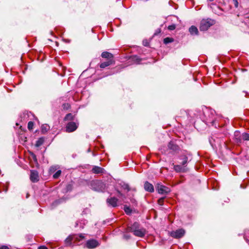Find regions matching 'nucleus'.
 <instances>
[{"label": "nucleus", "instance_id": "72a5a7b5", "mask_svg": "<svg viewBox=\"0 0 249 249\" xmlns=\"http://www.w3.org/2000/svg\"><path fill=\"white\" fill-rule=\"evenodd\" d=\"M72 185L71 184H68L67 185L66 187V192H69V191H70L72 190Z\"/></svg>", "mask_w": 249, "mask_h": 249}, {"label": "nucleus", "instance_id": "dca6fc26", "mask_svg": "<svg viewBox=\"0 0 249 249\" xmlns=\"http://www.w3.org/2000/svg\"><path fill=\"white\" fill-rule=\"evenodd\" d=\"M114 63V60H112V59L108 60L106 62L102 63L100 65V67L102 69H104V68H105L106 67L109 66L110 65H112Z\"/></svg>", "mask_w": 249, "mask_h": 249}, {"label": "nucleus", "instance_id": "49530a36", "mask_svg": "<svg viewBox=\"0 0 249 249\" xmlns=\"http://www.w3.org/2000/svg\"><path fill=\"white\" fill-rule=\"evenodd\" d=\"M3 191L6 193L7 191V189H4Z\"/></svg>", "mask_w": 249, "mask_h": 249}, {"label": "nucleus", "instance_id": "20e7f679", "mask_svg": "<svg viewBox=\"0 0 249 249\" xmlns=\"http://www.w3.org/2000/svg\"><path fill=\"white\" fill-rule=\"evenodd\" d=\"M214 21L211 18L202 19L200 24L199 29L201 31H207L211 26L214 24Z\"/></svg>", "mask_w": 249, "mask_h": 249}, {"label": "nucleus", "instance_id": "bb28decb", "mask_svg": "<svg viewBox=\"0 0 249 249\" xmlns=\"http://www.w3.org/2000/svg\"><path fill=\"white\" fill-rule=\"evenodd\" d=\"M124 210L125 212V213L128 215H130L132 213V210L130 209V208L127 205L124 206Z\"/></svg>", "mask_w": 249, "mask_h": 249}, {"label": "nucleus", "instance_id": "c03bdc74", "mask_svg": "<svg viewBox=\"0 0 249 249\" xmlns=\"http://www.w3.org/2000/svg\"><path fill=\"white\" fill-rule=\"evenodd\" d=\"M143 45L145 46H146L148 45V42L147 41H143Z\"/></svg>", "mask_w": 249, "mask_h": 249}, {"label": "nucleus", "instance_id": "79ce46f5", "mask_svg": "<svg viewBox=\"0 0 249 249\" xmlns=\"http://www.w3.org/2000/svg\"><path fill=\"white\" fill-rule=\"evenodd\" d=\"M233 1H234V3L235 7H237L238 6V2L237 0H233Z\"/></svg>", "mask_w": 249, "mask_h": 249}, {"label": "nucleus", "instance_id": "39448f33", "mask_svg": "<svg viewBox=\"0 0 249 249\" xmlns=\"http://www.w3.org/2000/svg\"><path fill=\"white\" fill-rule=\"evenodd\" d=\"M209 141L210 144L213 148L217 147V146L220 147L222 144H225V141L215 136L209 138Z\"/></svg>", "mask_w": 249, "mask_h": 249}, {"label": "nucleus", "instance_id": "f257e3e1", "mask_svg": "<svg viewBox=\"0 0 249 249\" xmlns=\"http://www.w3.org/2000/svg\"><path fill=\"white\" fill-rule=\"evenodd\" d=\"M126 231L132 232L135 236L139 237H143L146 234V230L142 227H141L140 224L137 222L128 226Z\"/></svg>", "mask_w": 249, "mask_h": 249}, {"label": "nucleus", "instance_id": "b1692460", "mask_svg": "<svg viewBox=\"0 0 249 249\" xmlns=\"http://www.w3.org/2000/svg\"><path fill=\"white\" fill-rule=\"evenodd\" d=\"M71 241H73L72 235H70L65 240L66 245L67 246H71Z\"/></svg>", "mask_w": 249, "mask_h": 249}, {"label": "nucleus", "instance_id": "a878e982", "mask_svg": "<svg viewBox=\"0 0 249 249\" xmlns=\"http://www.w3.org/2000/svg\"><path fill=\"white\" fill-rule=\"evenodd\" d=\"M174 41V39L172 37H166L163 39V43L165 44H167L169 43L173 42Z\"/></svg>", "mask_w": 249, "mask_h": 249}, {"label": "nucleus", "instance_id": "2eb2a0df", "mask_svg": "<svg viewBox=\"0 0 249 249\" xmlns=\"http://www.w3.org/2000/svg\"><path fill=\"white\" fill-rule=\"evenodd\" d=\"M129 61L131 62L132 64H140L141 59L137 55H132L129 58Z\"/></svg>", "mask_w": 249, "mask_h": 249}, {"label": "nucleus", "instance_id": "e433bc0d", "mask_svg": "<svg viewBox=\"0 0 249 249\" xmlns=\"http://www.w3.org/2000/svg\"><path fill=\"white\" fill-rule=\"evenodd\" d=\"M62 201V199H59V200H55L53 203V205H57V204H58L59 203H60V202H61Z\"/></svg>", "mask_w": 249, "mask_h": 249}, {"label": "nucleus", "instance_id": "423d86ee", "mask_svg": "<svg viewBox=\"0 0 249 249\" xmlns=\"http://www.w3.org/2000/svg\"><path fill=\"white\" fill-rule=\"evenodd\" d=\"M157 189L158 193L161 195H166L171 191L169 188L160 183L157 184Z\"/></svg>", "mask_w": 249, "mask_h": 249}, {"label": "nucleus", "instance_id": "1a4fd4ad", "mask_svg": "<svg viewBox=\"0 0 249 249\" xmlns=\"http://www.w3.org/2000/svg\"><path fill=\"white\" fill-rule=\"evenodd\" d=\"M185 234V231L182 229H178L176 231L171 232V236L175 238H179L182 237Z\"/></svg>", "mask_w": 249, "mask_h": 249}, {"label": "nucleus", "instance_id": "a211bd4d", "mask_svg": "<svg viewBox=\"0 0 249 249\" xmlns=\"http://www.w3.org/2000/svg\"><path fill=\"white\" fill-rule=\"evenodd\" d=\"M101 56L103 58H107L108 60L112 59L113 60V55L112 53L107 52H104L101 54Z\"/></svg>", "mask_w": 249, "mask_h": 249}, {"label": "nucleus", "instance_id": "aec40b11", "mask_svg": "<svg viewBox=\"0 0 249 249\" xmlns=\"http://www.w3.org/2000/svg\"><path fill=\"white\" fill-rule=\"evenodd\" d=\"M234 138L237 142H241L243 140L242 135H240V133L239 131H236L234 132Z\"/></svg>", "mask_w": 249, "mask_h": 249}, {"label": "nucleus", "instance_id": "09e8293b", "mask_svg": "<svg viewBox=\"0 0 249 249\" xmlns=\"http://www.w3.org/2000/svg\"><path fill=\"white\" fill-rule=\"evenodd\" d=\"M214 0H208V1H213Z\"/></svg>", "mask_w": 249, "mask_h": 249}, {"label": "nucleus", "instance_id": "7ed1b4c3", "mask_svg": "<svg viewBox=\"0 0 249 249\" xmlns=\"http://www.w3.org/2000/svg\"><path fill=\"white\" fill-rule=\"evenodd\" d=\"M91 189L97 192H103L105 189V184L101 180H94L89 183Z\"/></svg>", "mask_w": 249, "mask_h": 249}, {"label": "nucleus", "instance_id": "3c124183", "mask_svg": "<svg viewBox=\"0 0 249 249\" xmlns=\"http://www.w3.org/2000/svg\"><path fill=\"white\" fill-rule=\"evenodd\" d=\"M81 228L83 229L84 228V227L83 226H81Z\"/></svg>", "mask_w": 249, "mask_h": 249}, {"label": "nucleus", "instance_id": "cd10ccee", "mask_svg": "<svg viewBox=\"0 0 249 249\" xmlns=\"http://www.w3.org/2000/svg\"><path fill=\"white\" fill-rule=\"evenodd\" d=\"M73 116L71 113H68L67 114L64 120L65 121H68V120H73Z\"/></svg>", "mask_w": 249, "mask_h": 249}, {"label": "nucleus", "instance_id": "603ef678", "mask_svg": "<svg viewBox=\"0 0 249 249\" xmlns=\"http://www.w3.org/2000/svg\"><path fill=\"white\" fill-rule=\"evenodd\" d=\"M1 192V191H0V193Z\"/></svg>", "mask_w": 249, "mask_h": 249}, {"label": "nucleus", "instance_id": "4c0bfd02", "mask_svg": "<svg viewBox=\"0 0 249 249\" xmlns=\"http://www.w3.org/2000/svg\"><path fill=\"white\" fill-rule=\"evenodd\" d=\"M123 237H124V239H125L126 240H128V239H129L130 238L131 236L129 234H124L123 235Z\"/></svg>", "mask_w": 249, "mask_h": 249}, {"label": "nucleus", "instance_id": "0eeeda50", "mask_svg": "<svg viewBox=\"0 0 249 249\" xmlns=\"http://www.w3.org/2000/svg\"><path fill=\"white\" fill-rule=\"evenodd\" d=\"M78 126V124L74 122H70L68 123L66 127V131L67 132H72L76 130Z\"/></svg>", "mask_w": 249, "mask_h": 249}, {"label": "nucleus", "instance_id": "37998d69", "mask_svg": "<svg viewBox=\"0 0 249 249\" xmlns=\"http://www.w3.org/2000/svg\"><path fill=\"white\" fill-rule=\"evenodd\" d=\"M38 249H48V248L44 246H41L38 248Z\"/></svg>", "mask_w": 249, "mask_h": 249}, {"label": "nucleus", "instance_id": "c85d7f7f", "mask_svg": "<svg viewBox=\"0 0 249 249\" xmlns=\"http://www.w3.org/2000/svg\"><path fill=\"white\" fill-rule=\"evenodd\" d=\"M242 139L244 141H249V133H243L242 134Z\"/></svg>", "mask_w": 249, "mask_h": 249}, {"label": "nucleus", "instance_id": "6e6552de", "mask_svg": "<svg viewBox=\"0 0 249 249\" xmlns=\"http://www.w3.org/2000/svg\"><path fill=\"white\" fill-rule=\"evenodd\" d=\"M99 246V242L95 239L89 240L87 241L86 244V247L89 249L95 248Z\"/></svg>", "mask_w": 249, "mask_h": 249}, {"label": "nucleus", "instance_id": "9d476101", "mask_svg": "<svg viewBox=\"0 0 249 249\" xmlns=\"http://www.w3.org/2000/svg\"><path fill=\"white\" fill-rule=\"evenodd\" d=\"M118 199L115 197H111L108 198L107 199V202L108 206H111L113 207H116L117 206Z\"/></svg>", "mask_w": 249, "mask_h": 249}, {"label": "nucleus", "instance_id": "de8ad7c7", "mask_svg": "<svg viewBox=\"0 0 249 249\" xmlns=\"http://www.w3.org/2000/svg\"><path fill=\"white\" fill-rule=\"evenodd\" d=\"M90 151V149L89 148L88 150V152H89Z\"/></svg>", "mask_w": 249, "mask_h": 249}, {"label": "nucleus", "instance_id": "a18cd8bd", "mask_svg": "<svg viewBox=\"0 0 249 249\" xmlns=\"http://www.w3.org/2000/svg\"><path fill=\"white\" fill-rule=\"evenodd\" d=\"M87 223L86 221L85 220H83V224H85V223Z\"/></svg>", "mask_w": 249, "mask_h": 249}, {"label": "nucleus", "instance_id": "ddd939ff", "mask_svg": "<svg viewBox=\"0 0 249 249\" xmlns=\"http://www.w3.org/2000/svg\"><path fill=\"white\" fill-rule=\"evenodd\" d=\"M144 188L145 191L152 193L154 191L153 185L148 181H145L144 184Z\"/></svg>", "mask_w": 249, "mask_h": 249}, {"label": "nucleus", "instance_id": "2f4dec72", "mask_svg": "<svg viewBox=\"0 0 249 249\" xmlns=\"http://www.w3.org/2000/svg\"><path fill=\"white\" fill-rule=\"evenodd\" d=\"M33 126H34V123L30 121L28 123V128L29 129V130H31L33 129Z\"/></svg>", "mask_w": 249, "mask_h": 249}, {"label": "nucleus", "instance_id": "c756f323", "mask_svg": "<svg viewBox=\"0 0 249 249\" xmlns=\"http://www.w3.org/2000/svg\"><path fill=\"white\" fill-rule=\"evenodd\" d=\"M174 169L177 172H181L183 168L181 166V165H176L174 166Z\"/></svg>", "mask_w": 249, "mask_h": 249}, {"label": "nucleus", "instance_id": "8fccbe9b", "mask_svg": "<svg viewBox=\"0 0 249 249\" xmlns=\"http://www.w3.org/2000/svg\"><path fill=\"white\" fill-rule=\"evenodd\" d=\"M78 223H76L75 227L77 226H78Z\"/></svg>", "mask_w": 249, "mask_h": 249}, {"label": "nucleus", "instance_id": "c9c22d12", "mask_svg": "<svg viewBox=\"0 0 249 249\" xmlns=\"http://www.w3.org/2000/svg\"><path fill=\"white\" fill-rule=\"evenodd\" d=\"M164 199V197H161V198H160L158 200V203H159V205H163Z\"/></svg>", "mask_w": 249, "mask_h": 249}, {"label": "nucleus", "instance_id": "412c9836", "mask_svg": "<svg viewBox=\"0 0 249 249\" xmlns=\"http://www.w3.org/2000/svg\"><path fill=\"white\" fill-rule=\"evenodd\" d=\"M104 170L103 168L96 166H94L92 169V171L95 174L103 173Z\"/></svg>", "mask_w": 249, "mask_h": 249}, {"label": "nucleus", "instance_id": "58836bf2", "mask_svg": "<svg viewBox=\"0 0 249 249\" xmlns=\"http://www.w3.org/2000/svg\"><path fill=\"white\" fill-rule=\"evenodd\" d=\"M63 108L64 109H68V108L70 107V106L69 104H64L63 105Z\"/></svg>", "mask_w": 249, "mask_h": 249}, {"label": "nucleus", "instance_id": "a19ab883", "mask_svg": "<svg viewBox=\"0 0 249 249\" xmlns=\"http://www.w3.org/2000/svg\"><path fill=\"white\" fill-rule=\"evenodd\" d=\"M32 157L33 158L35 162H37V158H36V156L35 154H34L33 153L32 154Z\"/></svg>", "mask_w": 249, "mask_h": 249}, {"label": "nucleus", "instance_id": "393cba45", "mask_svg": "<svg viewBox=\"0 0 249 249\" xmlns=\"http://www.w3.org/2000/svg\"><path fill=\"white\" fill-rule=\"evenodd\" d=\"M44 142V140L43 138H39L36 142V143L35 144L36 146L39 147Z\"/></svg>", "mask_w": 249, "mask_h": 249}, {"label": "nucleus", "instance_id": "ea45409f", "mask_svg": "<svg viewBox=\"0 0 249 249\" xmlns=\"http://www.w3.org/2000/svg\"><path fill=\"white\" fill-rule=\"evenodd\" d=\"M0 249H9V248L7 246L3 245L0 246Z\"/></svg>", "mask_w": 249, "mask_h": 249}, {"label": "nucleus", "instance_id": "f8f14e48", "mask_svg": "<svg viewBox=\"0 0 249 249\" xmlns=\"http://www.w3.org/2000/svg\"><path fill=\"white\" fill-rule=\"evenodd\" d=\"M72 240L75 243L80 242L85 238V234L80 233L72 235Z\"/></svg>", "mask_w": 249, "mask_h": 249}, {"label": "nucleus", "instance_id": "4be33fe9", "mask_svg": "<svg viewBox=\"0 0 249 249\" xmlns=\"http://www.w3.org/2000/svg\"><path fill=\"white\" fill-rule=\"evenodd\" d=\"M120 185L121 186V187L124 189L127 190V191H130V188L128 184L125 183V182L123 181H121L119 183Z\"/></svg>", "mask_w": 249, "mask_h": 249}, {"label": "nucleus", "instance_id": "5701e85b", "mask_svg": "<svg viewBox=\"0 0 249 249\" xmlns=\"http://www.w3.org/2000/svg\"><path fill=\"white\" fill-rule=\"evenodd\" d=\"M50 127L49 125L44 124L41 126V132L42 133H45L50 129Z\"/></svg>", "mask_w": 249, "mask_h": 249}, {"label": "nucleus", "instance_id": "6ab92c4d", "mask_svg": "<svg viewBox=\"0 0 249 249\" xmlns=\"http://www.w3.org/2000/svg\"><path fill=\"white\" fill-rule=\"evenodd\" d=\"M180 160L181 161L179 162V163L182 166H185L188 161V157L186 155H182L179 157Z\"/></svg>", "mask_w": 249, "mask_h": 249}, {"label": "nucleus", "instance_id": "4468645a", "mask_svg": "<svg viewBox=\"0 0 249 249\" xmlns=\"http://www.w3.org/2000/svg\"><path fill=\"white\" fill-rule=\"evenodd\" d=\"M168 148L173 151L176 152L179 150V147L174 142L171 141L168 144Z\"/></svg>", "mask_w": 249, "mask_h": 249}, {"label": "nucleus", "instance_id": "f704fd0d", "mask_svg": "<svg viewBox=\"0 0 249 249\" xmlns=\"http://www.w3.org/2000/svg\"><path fill=\"white\" fill-rule=\"evenodd\" d=\"M115 190L117 191V193H118V195H117V196H118L119 197L121 198V197H124V195L122 193H121V192L120 191H119V190H118V189H116Z\"/></svg>", "mask_w": 249, "mask_h": 249}, {"label": "nucleus", "instance_id": "9b49d317", "mask_svg": "<svg viewBox=\"0 0 249 249\" xmlns=\"http://www.w3.org/2000/svg\"><path fill=\"white\" fill-rule=\"evenodd\" d=\"M30 179L33 182H36L39 180L38 172L36 170H31L30 174Z\"/></svg>", "mask_w": 249, "mask_h": 249}, {"label": "nucleus", "instance_id": "473e14b6", "mask_svg": "<svg viewBox=\"0 0 249 249\" xmlns=\"http://www.w3.org/2000/svg\"><path fill=\"white\" fill-rule=\"evenodd\" d=\"M176 25L173 24L169 25L168 27V30H169L170 31H173L176 29Z\"/></svg>", "mask_w": 249, "mask_h": 249}, {"label": "nucleus", "instance_id": "7c9ffc66", "mask_svg": "<svg viewBox=\"0 0 249 249\" xmlns=\"http://www.w3.org/2000/svg\"><path fill=\"white\" fill-rule=\"evenodd\" d=\"M61 174V171L58 170L53 174V178H55V179L58 178L60 177Z\"/></svg>", "mask_w": 249, "mask_h": 249}, {"label": "nucleus", "instance_id": "f03ea898", "mask_svg": "<svg viewBox=\"0 0 249 249\" xmlns=\"http://www.w3.org/2000/svg\"><path fill=\"white\" fill-rule=\"evenodd\" d=\"M203 114L205 117V120L206 124H211L212 125H215V112L214 110L212 109L206 108L203 111Z\"/></svg>", "mask_w": 249, "mask_h": 249}, {"label": "nucleus", "instance_id": "f3484780", "mask_svg": "<svg viewBox=\"0 0 249 249\" xmlns=\"http://www.w3.org/2000/svg\"><path fill=\"white\" fill-rule=\"evenodd\" d=\"M189 31L191 35H198V30L197 27L195 26L192 25L191 26L189 29Z\"/></svg>", "mask_w": 249, "mask_h": 249}]
</instances>
